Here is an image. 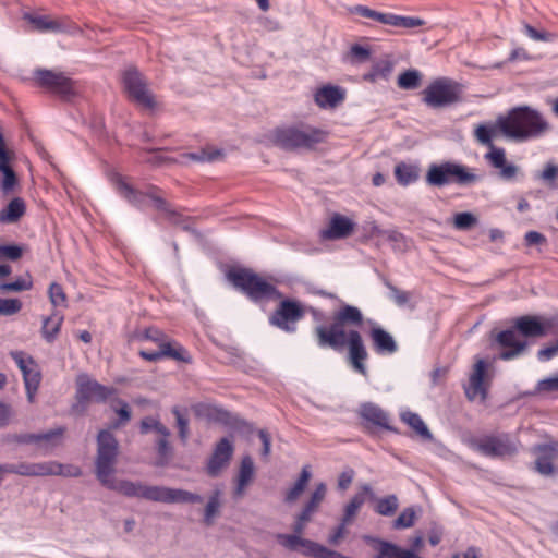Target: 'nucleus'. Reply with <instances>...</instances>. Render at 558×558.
<instances>
[{
  "instance_id": "1",
  "label": "nucleus",
  "mask_w": 558,
  "mask_h": 558,
  "mask_svg": "<svg viewBox=\"0 0 558 558\" xmlns=\"http://www.w3.org/2000/svg\"><path fill=\"white\" fill-rule=\"evenodd\" d=\"M306 312L316 323L313 328L316 345L319 349H331L336 352L348 348V361L352 369L363 377H367L368 371L365 362L368 359V352L362 335L356 330L364 323L362 311L357 306L344 303L333 312L329 325L324 324L326 314L322 310L308 306L305 308Z\"/></svg>"
},
{
  "instance_id": "2",
  "label": "nucleus",
  "mask_w": 558,
  "mask_h": 558,
  "mask_svg": "<svg viewBox=\"0 0 558 558\" xmlns=\"http://www.w3.org/2000/svg\"><path fill=\"white\" fill-rule=\"evenodd\" d=\"M118 454L119 442L116 436L107 429L99 430L97 435V454L95 459L96 477L106 488L132 498L133 495L129 494V485H133L136 489L140 482H133L130 480L116 481L112 477Z\"/></svg>"
},
{
  "instance_id": "3",
  "label": "nucleus",
  "mask_w": 558,
  "mask_h": 558,
  "mask_svg": "<svg viewBox=\"0 0 558 558\" xmlns=\"http://www.w3.org/2000/svg\"><path fill=\"white\" fill-rule=\"evenodd\" d=\"M499 132L515 141H526L541 136L548 124L538 111L530 107L513 108L506 116L497 118Z\"/></svg>"
},
{
  "instance_id": "4",
  "label": "nucleus",
  "mask_w": 558,
  "mask_h": 558,
  "mask_svg": "<svg viewBox=\"0 0 558 558\" xmlns=\"http://www.w3.org/2000/svg\"><path fill=\"white\" fill-rule=\"evenodd\" d=\"M116 184L119 195L134 207L143 209L148 201H151L155 208L161 211L171 223L182 225L184 222L183 217L157 194L158 189L156 186H149L143 192L134 189L123 178H119Z\"/></svg>"
},
{
  "instance_id": "5",
  "label": "nucleus",
  "mask_w": 558,
  "mask_h": 558,
  "mask_svg": "<svg viewBox=\"0 0 558 558\" xmlns=\"http://www.w3.org/2000/svg\"><path fill=\"white\" fill-rule=\"evenodd\" d=\"M228 280L235 289L253 302L271 300L280 296L277 288L247 268H232L227 272Z\"/></svg>"
},
{
  "instance_id": "6",
  "label": "nucleus",
  "mask_w": 558,
  "mask_h": 558,
  "mask_svg": "<svg viewBox=\"0 0 558 558\" xmlns=\"http://www.w3.org/2000/svg\"><path fill=\"white\" fill-rule=\"evenodd\" d=\"M426 183L430 186L442 187L449 184L460 186L473 185L481 180L473 169L458 162L445 161L430 163L426 172Z\"/></svg>"
},
{
  "instance_id": "7",
  "label": "nucleus",
  "mask_w": 558,
  "mask_h": 558,
  "mask_svg": "<svg viewBox=\"0 0 558 558\" xmlns=\"http://www.w3.org/2000/svg\"><path fill=\"white\" fill-rule=\"evenodd\" d=\"M327 133L311 125L289 126L277 129L274 132V143L284 150L313 149L317 144L323 143Z\"/></svg>"
},
{
  "instance_id": "8",
  "label": "nucleus",
  "mask_w": 558,
  "mask_h": 558,
  "mask_svg": "<svg viewBox=\"0 0 558 558\" xmlns=\"http://www.w3.org/2000/svg\"><path fill=\"white\" fill-rule=\"evenodd\" d=\"M129 494L132 498H142L155 502L163 504H202L203 496L181 488H171L159 485H146L140 482L137 488L129 485Z\"/></svg>"
},
{
  "instance_id": "9",
  "label": "nucleus",
  "mask_w": 558,
  "mask_h": 558,
  "mask_svg": "<svg viewBox=\"0 0 558 558\" xmlns=\"http://www.w3.org/2000/svg\"><path fill=\"white\" fill-rule=\"evenodd\" d=\"M520 441L508 433L484 435L470 440V447L480 454L493 458L505 459L512 457L519 451Z\"/></svg>"
},
{
  "instance_id": "10",
  "label": "nucleus",
  "mask_w": 558,
  "mask_h": 558,
  "mask_svg": "<svg viewBox=\"0 0 558 558\" xmlns=\"http://www.w3.org/2000/svg\"><path fill=\"white\" fill-rule=\"evenodd\" d=\"M460 85L448 77L434 80L423 90V101L433 109L448 107L460 99Z\"/></svg>"
},
{
  "instance_id": "11",
  "label": "nucleus",
  "mask_w": 558,
  "mask_h": 558,
  "mask_svg": "<svg viewBox=\"0 0 558 558\" xmlns=\"http://www.w3.org/2000/svg\"><path fill=\"white\" fill-rule=\"evenodd\" d=\"M114 392V388L104 386L86 374L78 375L75 392L77 403L73 407V410L76 411L81 407L82 411H84L87 403L92 400L98 403L106 402Z\"/></svg>"
},
{
  "instance_id": "12",
  "label": "nucleus",
  "mask_w": 558,
  "mask_h": 558,
  "mask_svg": "<svg viewBox=\"0 0 558 558\" xmlns=\"http://www.w3.org/2000/svg\"><path fill=\"white\" fill-rule=\"evenodd\" d=\"M350 13L360 15L365 19L376 21L384 25L393 26L397 28H415L425 24V21L416 16H404L395 13H384L373 10L366 5L357 4L349 9Z\"/></svg>"
},
{
  "instance_id": "13",
  "label": "nucleus",
  "mask_w": 558,
  "mask_h": 558,
  "mask_svg": "<svg viewBox=\"0 0 558 558\" xmlns=\"http://www.w3.org/2000/svg\"><path fill=\"white\" fill-rule=\"evenodd\" d=\"M305 315V308L295 300L286 299L269 317L270 325L288 333L296 331V324Z\"/></svg>"
},
{
  "instance_id": "14",
  "label": "nucleus",
  "mask_w": 558,
  "mask_h": 558,
  "mask_svg": "<svg viewBox=\"0 0 558 558\" xmlns=\"http://www.w3.org/2000/svg\"><path fill=\"white\" fill-rule=\"evenodd\" d=\"M124 89L130 99L137 105L151 109L155 106L154 96L147 87L143 75L135 68L126 69L122 75Z\"/></svg>"
},
{
  "instance_id": "15",
  "label": "nucleus",
  "mask_w": 558,
  "mask_h": 558,
  "mask_svg": "<svg viewBox=\"0 0 558 558\" xmlns=\"http://www.w3.org/2000/svg\"><path fill=\"white\" fill-rule=\"evenodd\" d=\"M515 330L524 337H544L558 335V317L541 318L538 316L524 315L514 320Z\"/></svg>"
},
{
  "instance_id": "16",
  "label": "nucleus",
  "mask_w": 558,
  "mask_h": 558,
  "mask_svg": "<svg viewBox=\"0 0 558 558\" xmlns=\"http://www.w3.org/2000/svg\"><path fill=\"white\" fill-rule=\"evenodd\" d=\"M142 340L151 341L158 345L159 351H169L172 354H168L169 359L178 362L191 363L192 356L189 351L181 345L179 342L170 339L162 330L158 328H147L141 336Z\"/></svg>"
},
{
  "instance_id": "17",
  "label": "nucleus",
  "mask_w": 558,
  "mask_h": 558,
  "mask_svg": "<svg viewBox=\"0 0 558 558\" xmlns=\"http://www.w3.org/2000/svg\"><path fill=\"white\" fill-rule=\"evenodd\" d=\"M36 83L54 94L68 96L73 93V82L62 72L39 69L34 73Z\"/></svg>"
},
{
  "instance_id": "18",
  "label": "nucleus",
  "mask_w": 558,
  "mask_h": 558,
  "mask_svg": "<svg viewBox=\"0 0 558 558\" xmlns=\"http://www.w3.org/2000/svg\"><path fill=\"white\" fill-rule=\"evenodd\" d=\"M234 448L231 441L223 437L215 446L211 456L209 457L206 465L207 474L216 477L220 474L232 458Z\"/></svg>"
},
{
  "instance_id": "19",
  "label": "nucleus",
  "mask_w": 558,
  "mask_h": 558,
  "mask_svg": "<svg viewBox=\"0 0 558 558\" xmlns=\"http://www.w3.org/2000/svg\"><path fill=\"white\" fill-rule=\"evenodd\" d=\"M496 340L501 347L506 348L499 354V357L504 361L518 357L527 347L526 341H520L517 339V330L514 327L500 331L497 335Z\"/></svg>"
},
{
  "instance_id": "20",
  "label": "nucleus",
  "mask_w": 558,
  "mask_h": 558,
  "mask_svg": "<svg viewBox=\"0 0 558 558\" xmlns=\"http://www.w3.org/2000/svg\"><path fill=\"white\" fill-rule=\"evenodd\" d=\"M354 222L345 216L335 214L326 229L319 231L322 240H340L348 238L354 230Z\"/></svg>"
},
{
  "instance_id": "21",
  "label": "nucleus",
  "mask_w": 558,
  "mask_h": 558,
  "mask_svg": "<svg viewBox=\"0 0 558 558\" xmlns=\"http://www.w3.org/2000/svg\"><path fill=\"white\" fill-rule=\"evenodd\" d=\"M359 415L362 420L371 423L372 425L398 434V429L390 425L388 413L373 402L362 403L360 407Z\"/></svg>"
},
{
  "instance_id": "22",
  "label": "nucleus",
  "mask_w": 558,
  "mask_h": 558,
  "mask_svg": "<svg viewBox=\"0 0 558 558\" xmlns=\"http://www.w3.org/2000/svg\"><path fill=\"white\" fill-rule=\"evenodd\" d=\"M534 452L537 454L535 470L544 476L553 475L555 472L553 463L558 459V445H538L534 448Z\"/></svg>"
},
{
  "instance_id": "23",
  "label": "nucleus",
  "mask_w": 558,
  "mask_h": 558,
  "mask_svg": "<svg viewBox=\"0 0 558 558\" xmlns=\"http://www.w3.org/2000/svg\"><path fill=\"white\" fill-rule=\"evenodd\" d=\"M487 363L484 360H478L473 368L472 374L469 378V386L465 388V395L470 400H474L476 397L486 399L487 388L484 385V376L486 374Z\"/></svg>"
},
{
  "instance_id": "24",
  "label": "nucleus",
  "mask_w": 558,
  "mask_h": 558,
  "mask_svg": "<svg viewBox=\"0 0 558 558\" xmlns=\"http://www.w3.org/2000/svg\"><path fill=\"white\" fill-rule=\"evenodd\" d=\"M369 338L374 351L379 355H391L398 351V343L393 337L378 325L371 328Z\"/></svg>"
},
{
  "instance_id": "25",
  "label": "nucleus",
  "mask_w": 558,
  "mask_h": 558,
  "mask_svg": "<svg viewBox=\"0 0 558 558\" xmlns=\"http://www.w3.org/2000/svg\"><path fill=\"white\" fill-rule=\"evenodd\" d=\"M344 100V90L339 86L327 85L315 93V102L320 108H335Z\"/></svg>"
},
{
  "instance_id": "26",
  "label": "nucleus",
  "mask_w": 558,
  "mask_h": 558,
  "mask_svg": "<svg viewBox=\"0 0 558 558\" xmlns=\"http://www.w3.org/2000/svg\"><path fill=\"white\" fill-rule=\"evenodd\" d=\"M254 462L250 456H244L241 460L236 485L233 490V497L239 499L244 496L245 489L254 476Z\"/></svg>"
},
{
  "instance_id": "27",
  "label": "nucleus",
  "mask_w": 558,
  "mask_h": 558,
  "mask_svg": "<svg viewBox=\"0 0 558 558\" xmlns=\"http://www.w3.org/2000/svg\"><path fill=\"white\" fill-rule=\"evenodd\" d=\"M372 539L378 543V554L375 556V558H418L417 555L411 549L401 548L398 545L387 541L377 538Z\"/></svg>"
},
{
  "instance_id": "28",
  "label": "nucleus",
  "mask_w": 558,
  "mask_h": 558,
  "mask_svg": "<svg viewBox=\"0 0 558 558\" xmlns=\"http://www.w3.org/2000/svg\"><path fill=\"white\" fill-rule=\"evenodd\" d=\"M395 177L401 186L415 183L420 178V167L415 163L399 162L395 167Z\"/></svg>"
},
{
  "instance_id": "29",
  "label": "nucleus",
  "mask_w": 558,
  "mask_h": 558,
  "mask_svg": "<svg viewBox=\"0 0 558 558\" xmlns=\"http://www.w3.org/2000/svg\"><path fill=\"white\" fill-rule=\"evenodd\" d=\"M24 20L31 23L34 28L40 33H60L64 31L61 23L50 20L46 15L25 13Z\"/></svg>"
},
{
  "instance_id": "30",
  "label": "nucleus",
  "mask_w": 558,
  "mask_h": 558,
  "mask_svg": "<svg viewBox=\"0 0 558 558\" xmlns=\"http://www.w3.org/2000/svg\"><path fill=\"white\" fill-rule=\"evenodd\" d=\"M62 323H63V315L60 314L58 311H53V313L50 316L45 317L43 319L41 335H43V338L48 343H52L57 339V336L60 332Z\"/></svg>"
},
{
  "instance_id": "31",
  "label": "nucleus",
  "mask_w": 558,
  "mask_h": 558,
  "mask_svg": "<svg viewBox=\"0 0 558 558\" xmlns=\"http://www.w3.org/2000/svg\"><path fill=\"white\" fill-rule=\"evenodd\" d=\"M400 418L402 422L408 424L423 440H433V434L417 413L404 411L400 414Z\"/></svg>"
},
{
  "instance_id": "32",
  "label": "nucleus",
  "mask_w": 558,
  "mask_h": 558,
  "mask_svg": "<svg viewBox=\"0 0 558 558\" xmlns=\"http://www.w3.org/2000/svg\"><path fill=\"white\" fill-rule=\"evenodd\" d=\"M393 71V62L383 59L375 62L372 69L363 74V80L369 83H376L378 80L387 81Z\"/></svg>"
},
{
  "instance_id": "33",
  "label": "nucleus",
  "mask_w": 558,
  "mask_h": 558,
  "mask_svg": "<svg viewBox=\"0 0 558 558\" xmlns=\"http://www.w3.org/2000/svg\"><path fill=\"white\" fill-rule=\"evenodd\" d=\"M311 477H312L311 466L308 464L304 465L301 470V473H300L296 482L293 484V486L290 489L287 490L286 496H284V501L287 504L294 502L300 497V495L304 492V489L306 488Z\"/></svg>"
},
{
  "instance_id": "34",
  "label": "nucleus",
  "mask_w": 558,
  "mask_h": 558,
  "mask_svg": "<svg viewBox=\"0 0 558 558\" xmlns=\"http://www.w3.org/2000/svg\"><path fill=\"white\" fill-rule=\"evenodd\" d=\"M25 213V204L21 198H13L0 211V222L13 223L16 222Z\"/></svg>"
},
{
  "instance_id": "35",
  "label": "nucleus",
  "mask_w": 558,
  "mask_h": 558,
  "mask_svg": "<svg viewBox=\"0 0 558 558\" xmlns=\"http://www.w3.org/2000/svg\"><path fill=\"white\" fill-rule=\"evenodd\" d=\"M170 436H160L155 444L157 458L155 461V465L158 468L167 466L173 457V448L170 445L168 438Z\"/></svg>"
},
{
  "instance_id": "36",
  "label": "nucleus",
  "mask_w": 558,
  "mask_h": 558,
  "mask_svg": "<svg viewBox=\"0 0 558 558\" xmlns=\"http://www.w3.org/2000/svg\"><path fill=\"white\" fill-rule=\"evenodd\" d=\"M209 416L219 423H222L225 425H229L233 428L241 429L246 428L247 430H251V425L245 422L244 420L239 418L238 416H233L230 412L223 410V409H213V412L209 414Z\"/></svg>"
},
{
  "instance_id": "37",
  "label": "nucleus",
  "mask_w": 558,
  "mask_h": 558,
  "mask_svg": "<svg viewBox=\"0 0 558 558\" xmlns=\"http://www.w3.org/2000/svg\"><path fill=\"white\" fill-rule=\"evenodd\" d=\"M65 433V427L59 426L45 433L36 434V445L46 449H52L60 444L62 436Z\"/></svg>"
},
{
  "instance_id": "38",
  "label": "nucleus",
  "mask_w": 558,
  "mask_h": 558,
  "mask_svg": "<svg viewBox=\"0 0 558 558\" xmlns=\"http://www.w3.org/2000/svg\"><path fill=\"white\" fill-rule=\"evenodd\" d=\"M398 507L399 499L395 494H391L376 499L375 512L384 517H391Z\"/></svg>"
},
{
  "instance_id": "39",
  "label": "nucleus",
  "mask_w": 558,
  "mask_h": 558,
  "mask_svg": "<svg viewBox=\"0 0 558 558\" xmlns=\"http://www.w3.org/2000/svg\"><path fill=\"white\" fill-rule=\"evenodd\" d=\"M32 288H33V279L28 272L25 276H21V277L16 278L12 282L0 283V291L3 293L28 291Z\"/></svg>"
},
{
  "instance_id": "40",
  "label": "nucleus",
  "mask_w": 558,
  "mask_h": 558,
  "mask_svg": "<svg viewBox=\"0 0 558 558\" xmlns=\"http://www.w3.org/2000/svg\"><path fill=\"white\" fill-rule=\"evenodd\" d=\"M156 432L160 436H170L171 432L166 427L158 418L154 416H146L141 421L140 432L141 434H148L149 432Z\"/></svg>"
},
{
  "instance_id": "41",
  "label": "nucleus",
  "mask_w": 558,
  "mask_h": 558,
  "mask_svg": "<svg viewBox=\"0 0 558 558\" xmlns=\"http://www.w3.org/2000/svg\"><path fill=\"white\" fill-rule=\"evenodd\" d=\"M220 495L221 492L219 489L213 492V494L209 496L207 505L205 507L204 511V523L206 525H211L214 522L215 517L219 513L220 509Z\"/></svg>"
},
{
  "instance_id": "42",
  "label": "nucleus",
  "mask_w": 558,
  "mask_h": 558,
  "mask_svg": "<svg viewBox=\"0 0 558 558\" xmlns=\"http://www.w3.org/2000/svg\"><path fill=\"white\" fill-rule=\"evenodd\" d=\"M383 282L385 287L389 290V299L392 300L396 305L403 307L409 304L411 300L410 292L400 290L386 278H384Z\"/></svg>"
},
{
  "instance_id": "43",
  "label": "nucleus",
  "mask_w": 558,
  "mask_h": 558,
  "mask_svg": "<svg viewBox=\"0 0 558 558\" xmlns=\"http://www.w3.org/2000/svg\"><path fill=\"white\" fill-rule=\"evenodd\" d=\"M422 75L417 70H407L398 77V86L402 89H415L420 86Z\"/></svg>"
},
{
  "instance_id": "44",
  "label": "nucleus",
  "mask_w": 558,
  "mask_h": 558,
  "mask_svg": "<svg viewBox=\"0 0 558 558\" xmlns=\"http://www.w3.org/2000/svg\"><path fill=\"white\" fill-rule=\"evenodd\" d=\"M365 502L364 494H355L351 500L344 507V513L341 521L345 524H349L353 518L356 515L359 509Z\"/></svg>"
},
{
  "instance_id": "45",
  "label": "nucleus",
  "mask_w": 558,
  "mask_h": 558,
  "mask_svg": "<svg viewBox=\"0 0 558 558\" xmlns=\"http://www.w3.org/2000/svg\"><path fill=\"white\" fill-rule=\"evenodd\" d=\"M499 128L497 123L495 125L480 124L475 129V138L483 145L493 147V137L496 135Z\"/></svg>"
},
{
  "instance_id": "46",
  "label": "nucleus",
  "mask_w": 558,
  "mask_h": 558,
  "mask_svg": "<svg viewBox=\"0 0 558 558\" xmlns=\"http://www.w3.org/2000/svg\"><path fill=\"white\" fill-rule=\"evenodd\" d=\"M416 511L413 507L404 508L393 521V529L402 530L412 527L415 523Z\"/></svg>"
},
{
  "instance_id": "47",
  "label": "nucleus",
  "mask_w": 558,
  "mask_h": 558,
  "mask_svg": "<svg viewBox=\"0 0 558 558\" xmlns=\"http://www.w3.org/2000/svg\"><path fill=\"white\" fill-rule=\"evenodd\" d=\"M371 58V49L359 44L350 47L347 60L352 64L364 63Z\"/></svg>"
},
{
  "instance_id": "48",
  "label": "nucleus",
  "mask_w": 558,
  "mask_h": 558,
  "mask_svg": "<svg viewBox=\"0 0 558 558\" xmlns=\"http://www.w3.org/2000/svg\"><path fill=\"white\" fill-rule=\"evenodd\" d=\"M48 295H49V300H50L51 304L54 307H58V306L66 307L68 306L66 294L61 284H59L57 282L50 283L49 289H48Z\"/></svg>"
},
{
  "instance_id": "49",
  "label": "nucleus",
  "mask_w": 558,
  "mask_h": 558,
  "mask_svg": "<svg viewBox=\"0 0 558 558\" xmlns=\"http://www.w3.org/2000/svg\"><path fill=\"white\" fill-rule=\"evenodd\" d=\"M82 475V469L75 464H64L58 461H53V476L63 477H80Z\"/></svg>"
},
{
  "instance_id": "50",
  "label": "nucleus",
  "mask_w": 558,
  "mask_h": 558,
  "mask_svg": "<svg viewBox=\"0 0 558 558\" xmlns=\"http://www.w3.org/2000/svg\"><path fill=\"white\" fill-rule=\"evenodd\" d=\"M327 487L325 483H318L314 492L311 494L308 501L304 505L313 511H317L319 505L325 499Z\"/></svg>"
},
{
  "instance_id": "51",
  "label": "nucleus",
  "mask_w": 558,
  "mask_h": 558,
  "mask_svg": "<svg viewBox=\"0 0 558 558\" xmlns=\"http://www.w3.org/2000/svg\"><path fill=\"white\" fill-rule=\"evenodd\" d=\"M10 356L16 363L22 375L31 371V366H36L35 360L32 356L26 355L23 351H11Z\"/></svg>"
},
{
  "instance_id": "52",
  "label": "nucleus",
  "mask_w": 558,
  "mask_h": 558,
  "mask_svg": "<svg viewBox=\"0 0 558 558\" xmlns=\"http://www.w3.org/2000/svg\"><path fill=\"white\" fill-rule=\"evenodd\" d=\"M172 413L175 416L177 426H178V434L179 438L182 441V444H186L189 439V420L181 413L179 408L174 407L172 409Z\"/></svg>"
},
{
  "instance_id": "53",
  "label": "nucleus",
  "mask_w": 558,
  "mask_h": 558,
  "mask_svg": "<svg viewBox=\"0 0 558 558\" xmlns=\"http://www.w3.org/2000/svg\"><path fill=\"white\" fill-rule=\"evenodd\" d=\"M477 222L476 217L469 211L458 213L454 215L453 225L458 230H469Z\"/></svg>"
},
{
  "instance_id": "54",
  "label": "nucleus",
  "mask_w": 558,
  "mask_h": 558,
  "mask_svg": "<svg viewBox=\"0 0 558 558\" xmlns=\"http://www.w3.org/2000/svg\"><path fill=\"white\" fill-rule=\"evenodd\" d=\"M23 255L22 246L17 244H0V259H8L11 262H15L20 259Z\"/></svg>"
},
{
  "instance_id": "55",
  "label": "nucleus",
  "mask_w": 558,
  "mask_h": 558,
  "mask_svg": "<svg viewBox=\"0 0 558 558\" xmlns=\"http://www.w3.org/2000/svg\"><path fill=\"white\" fill-rule=\"evenodd\" d=\"M22 302L19 299H0V315L11 316L19 313Z\"/></svg>"
},
{
  "instance_id": "56",
  "label": "nucleus",
  "mask_w": 558,
  "mask_h": 558,
  "mask_svg": "<svg viewBox=\"0 0 558 558\" xmlns=\"http://www.w3.org/2000/svg\"><path fill=\"white\" fill-rule=\"evenodd\" d=\"M485 159H487L489 163L497 169L507 162L505 149L495 147L494 145L490 147V151L485 155Z\"/></svg>"
},
{
  "instance_id": "57",
  "label": "nucleus",
  "mask_w": 558,
  "mask_h": 558,
  "mask_svg": "<svg viewBox=\"0 0 558 558\" xmlns=\"http://www.w3.org/2000/svg\"><path fill=\"white\" fill-rule=\"evenodd\" d=\"M553 391H558V375L538 380L535 387V391L531 395Z\"/></svg>"
},
{
  "instance_id": "58",
  "label": "nucleus",
  "mask_w": 558,
  "mask_h": 558,
  "mask_svg": "<svg viewBox=\"0 0 558 558\" xmlns=\"http://www.w3.org/2000/svg\"><path fill=\"white\" fill-rule=\"evenodd\" d=\"M221 151L219 149H202L199 153L191 154V158L196 161H215L221 156Z\"/></svg>"
},
{
  "instance_id": "59",
  "label": "nucleus",
  "mask_w": 558,
  "mask_h": 558,
  "mask_svg": "<svg viewBox=\"0 0 558 558\" xmlns=\"http://www.w3.org/2000/svg\"><path fill=\"white\" fill-rule=\"evenodd\" d=\"M53 461L33 463V476H52Z\"/></svg>"
},
{
  "instance_id": "60",
  "label": "nucleus",
  "mask_w": 558,
  "mask_h": 558,
  "mask_svg": "<svg viewBox=\"0 0 558 558\" xmlns=\"http://www.w3.org/2000/svg\"><path fill=\"white\" fill-rule=\"evenodd\" d=\"M23 380L25 388H39L41 375L40 372L37 369L32 368L31 371L23 374Z\"/></svg>"
},
{
  "instance_id": "61",
  "label": "nucleus",
  "mask_w": 558,
  "mask_h": 558,
  "mask_svg": "<svg viewBox=\"0 0 558 558\" xmlns=\"http://www.w3.org/2000/svg\"><path fill=\"white\" fill-rule=\"evenodd\" d=\"M1 172L3 174L1 187H2L3 192L8 193V192L12 191L14 189V186L16 185L17 178L12 168L7 169Z\"/></svg>"
},
{
  "instance_id": "62",
  "label": "nucleus",
  "mask_w": 558,
  "mask_h": 558,
  "mask_svg": "<svg viewBox=\"0 0 558 558\" xmlns=\"http://www.w3.org/2000/svg\"><path fill=\"white\" fill-rule=\"evenodd\" d=\"M355 472L353 469L348 468L343 470L338 477V487L341 490H345L351 485L354 478Z\"/></svg>"
},
{
  "instance_id": "63",
  "label": "nucleus",
  "mask_w": 558,
  "mask_h": 558,
  "mask_svg": "<svg viewBox=\"0 0 558 558\" xmlns=\"http://www.w3.org/2000/svg\"><path fill=\"white\" fill-rule=\"evenodd\" d=\"M524 242L527 246L546 244L547 239L538 231H529L524 235Z\"/></svg>"
},
{
  "instance_id": "64",
  "label": "nucleus",
  "mask_w": 558,
  "mask_h": 558,
  "mask_svg": "<svg viewBox=\"0 0 558 558\" xmlns=\"http://www.w3.org/2000/svg\"><path fill=\"white\" fill-rule=\"evenodd\" d=\"M538 177L543 181L551 184V182L558 177V167L553 163H547Z\"/></svg>"
}]
</instances>
